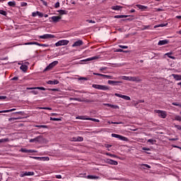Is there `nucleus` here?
<instances>
[{
  "label": "nucleus",
  "mask_w": 181,
  "mask_h": 181,
  "mask_svg": "<svg viewBox=\"0 0 181 181\" xmlns=\"http://www.w3.org/2000/svg\"><path fill=\"white\" fill-rule=\"evenodd\" d=\"M136 8H139V9H141V11H146V9H148V6H142L141 4H136Z\"/></svg>",
  "instance_id": "obj_15"
},
{
  "label": "nucleus",
  "mask_w": 181,
  "mask_h": 181,
  "mask_svg": "<svg viewBox=\"0 0 181 181\" xmlns=\"http://www.w3.org/2000/svg\"><path fill=\"white\" fill-rule=\"evenodd\" d=\"M30 93L32 94H34L35 95H37V94H39V92L37 90H32Z\"/></svg>",
  "instance_id": "obj_46"
},
{
  "label": "nucleus",
  "mask_w": 181,
  "mask_h": 181,
  "mask_svg": "<svg viewBox=\"0 0 181 181\" xmlns=\"http://www.w3.org/2000/svg\"><path fill=\"white\" fill-rule=\"evenodd\" d=\"M168 41L166 40H160L158 43V46H163V45H168Z\"/></svg>",
  "instance_id": "obj_18"
},
{
  "label": "nucleus",
  "mask_w": 181,
  "mask_h": 181,
  "mask_svg": "<svg viewBox=\"0 0 181 181\" xmlns=\"http://www.w3.org/2000/svg\"><path fill=\"white\" fill-rule=\"evenodd\" d=\"M58 12L60 15H67V11L65 10H59Z\"/></svg>",
  "instance_id": "obj_28"
},
{
  "label": "nucleus",
  "mask_w": 181,
  "mask_h": 181,
  "mask_svg": "<svg viewBox=\"0 0 181 181\" xmlns=\"http://www.w3.org/2000/svg\"><path fill=\"white\" fill-rule=\"evenodd\" d=\"M166 56H168V57H169L170 59H173V60H175V59H176L175 57L172 56V53H167L165 54Z\"/></svg>",
  "instance_id": "obj_32"
},
{
  "label": "nucleus",
  "mask_w": 181,
  "mask_h": 181,
  "mask_svg": "<svg viewBox=\"0 0 181 181\" xmlns=\"http://www.w3.org/2000/svg\"><path fill=\"white\" fill-rule=\"evenodd\" d=\"M25 45H36L37 46H42V47H49V45L40 44L37 42H27Z\"/></svg>",
  "instance_id": "obj_7"
},
{
  "label": "nucleus",
  "mask_w": 181,
  "mask_h": 181,
  "mask_svg": "<svg viewBox=\"0 0 181 181\" xmlns=\"http://www.w3.org/2000/svg\"><path fill=\"white\" fill-rule=\"evenodd\" d=\"M155 112H156V114H158V117H160V118H166V117H168L166 111L158 110H155Z\"/></svg>",
  "instance_id": "obj_3"
},
{
  "label": "nucleus",
  "mask_w": 181,
  "mask_h": 181,
  "mask_svg": "<svg viewBox=\"0 0 181 181\" xmlns=\"http://www.w3.org/2000/svg\"><path fill=\"white\" fill-rule=\"evenodd\" d=\"M142 150H143V151H151V148H146V147H143V148H142Z\"/></svg>",
  "instance_id": "obj_59"
},
{
  "label": "nucleus",
  "mask_w": 181,
  "mask_h": 181,
  "mask_svg": "<svg viewBox=\"0 0 181 181\" xmlns=\"http://www.w3.org/2000/svg\"><path fill=\"white\" fill-rule=\"evenodd\" d=\"M83 141H84V138H83V136L77 137V142H83Z\"/></svg>",
  "instance_id": "obj_33"
},
{
  "label": "nucleus",
  "mask_w": 181,
  "mask_h": 181,
  "mask_svg": "<svg viewBox=\"0 0 181 181\" xmlns=\"http://www.w3.org/2000/svg\"><path fill=\"white\" fill-rule=\"evenodd\" d=\"M71 142H77V137H72L69 139Z\"/></svg>",
  "instance_id": "obj_36"
},
{
  "label": "nucleus",
  "mask_w": 181,
  "mask_h": 181,
  "mask_svg": "<svg viewBox=\"0 0 181 181\" xmlns=\"http://www.w3.org/2000/svg\"><path fill=\"white\" fill-rule=\"evenodd\" d=\"M119 47H120L121 49H128V46L125 45H119Z\"/></svg>",
  "instance_id": "obj_52"
},
{
  "label": "nucleus",
  "mask_w": 181,
  "mask_h": 181,
  "mask_svg": "<svg viewBox=\"0 0 181 181\" xmlns=\"http://www.w3.org/2000/svg\"><path fill=\"white\" fill-rule=\"evenodd\" d=\"M69 45V40H62L58 41L56 44L55 46L58 47V46H67Z\"/></svg>",
  "instance_id": "obj_4"
},
{
  "label": "nucleus",
  "mask_w": 181,
  "mask_h": 181,
  "mask_svg": "<svg viewBox=\"0 0 181 181\" xmlns=\"http://www.w3.org/2000/svg\"><path fill=\"white\" fill-rule=\"evenodd\" d=\"M112 138H117L120 141H124L125 142H128V141H129V139H128V138H127L124 136L119 135V134H112Z\"/></svg>",
  "instance_id": "obj_2"
},
{
  "label": "nucleus",
  "mask_w": 181,
  "mask_h": 181,
  "mask_svg": "<svg viewBox=\"0 0 181 181\" xmlns=\"http://www.w3.org/2000/svg\"><path fill=\"white\" fill-rule=\"evenodd\" d=\"M0 100H6V96H0Z\"/></svg>",
  "instance_id": "obj_63"
},
{
  "label": "nucleus",
  "mask_w": 181,
  "mask_h": 181,
  "mask_svg": "<svg viewBox=\"0 0 181 181\" xmlns=\"http://www.w3.org/2000/svg\"><path fill=\"white\" fill-rule=\"evenodd\" d=\"M87 179H100L99 176H95V175H88Z\"/></svg>",
  "instance_id": "obj_24"
},
{
  "label": "nucleus",
  "mask_w": 181,
  "mask_h": 181,
  "mask_svg": "<svg viewBox=\"0 0 181 181\" xmlns=\"http://www.w3.org/2000/svg\"><path fill=\"white\" fill-rule=\"evenodd\" d=\"M12 111H16V109H11V110H2V111H0V113H2V112H12Z\"/></svg>",
  "instance_id": "obj_29"
},
{
  "label": "nucleus",
  "mask_w": 181,
  "mask_h": 181,
  "mask_svg": "<svg viewBox=\"0 0 181 181\" xmlns=\"http://www.w3.org/2000/svg\"><path fill=\"white\" fill-rule=\"evenodd\" d=\"M172 76H173V78H175V80H176L177 81H179L181 80V75L172 74Z\"/></svg>",
  "instance_id": "obj_21"
},
{
  "label": "nucleus",
  "mask_w": 181,
  "mask_h": 181,
  "mask_svg": "<svg viewBox=\"0 0 181 181\" xmlns=\"http://www.w3.org/2000/svg\"><path fill=\"white\" fill-rule=\"evenodd\" d=\"M38 110H48L49 111H52V107H37Z\"/></svg>",
  "instance_id": "obj_37"
},
{
  "label": "nucleus",
  "mask_w": 181,
  "mask_h": 181,
  "mask_svg": "<svg viewBox=\"0 0 181 181\" xmlns=\"http://www.w3.org/2000/svg\"><path fill=\"white\" fill-rule=\"evenodd\" d=\"M122 83V81H108L107 83L112 86H118V84Z\"/></svg>",
  "instance_id": "obj_14"
},
{
  "label": "nucleus",
  "mask_w": 181,
  "mask_h": 181,
  "mask_svg": "<svg viewBox=\"0 0 181 181\" xmlns=\"http://www.w3.org/2000/svg\"><path fill=\"white\" fill-rule=\"evenodd\" d=\"M178 138L169 139V141H177Z\"/></svg>",
  "instance_id": "obj_62"
},
{
  "label": "nucleus",
  "mask_w": 181,
  "mask_h": 181,
  "mask_svg": "<svg viewBox=\"0 0 181 181\" xmlns=\"http://www.w3.org/2000/svg\"><path fill=\"white\" fill-rule=\"evenodd\" d=\"M106 163H108V165H114L115 166H117V165H118V161L114 160L112 159H107Z\"/></svg>",
  "instance_id": "obj_10"
},
{
  "label": "nucleus",
  "mask_w": 181,
  "mask_h": 181,
  "mask_svg": "<svg viewBox=\"0 0 181 181\" xmlns=\"http://www.w3.org/2000/svg\"><path fill=\"white\" fill-rule=\"evenodd\" d=\"M115 18H116L117 19H120L122 18H128V16L119 15V16H115Z\"/></svg>",
  "instance_id": "obj_31"
},
{
  "label": "nucleus",
  "mask_w": 181,
  "mask_h": 181,
  "mask_svg": "<svg viewBox=\"0 0 181 181\" xmlns=\"http://www.w3.org/2000/svg\"><path fill=\"white\" fill-rule=\"evenodd\" d=\"M122 80H127V81H129V76H122Z\"/></svg>",
  "instance_id": "obj_47"
},
{
  "label": "nucleus",
  "mask_w": 181,
  "mask_h": 181,
  "mask_svg": "<svg viewBox=\"0 0 181 181\" xmlns=\"http://www.w3.org/2000/svg\"><path fill=\"white\" fill-rule=\"evenodd\" d=\"M33 159H37V160H47L49 157H32Z\"/></svg>",
  "instance_id": "obj_16"
},
{
  "label": "nucleus",
  "mask_w": 181,
  "mask_h": 181,
  "mask_svg": "<svg viewBox=\"0 0 181 181\" xmlns=\"http://www.w3.org/2000/svg\"><path fill=\"white\" fill-rule=\"evenodd\" d=\"M87 119H88V121H93V122H100V119H94V118H88Z\"/></svg>",
  "instance_id": "obj_30"
},
{
  "label": "nucleus",
  "mask_w": 181,
  "mask_h": 181,
  "mask_svg": "<svg viewBox=\"0 0 181 181\" xmlns=\"http://www.w3.org/2000/svg\"><path fill=\"white\" fill-rule=\"evenodd\" d=\"M19 78H18L17 76H14L13 78H11L12 81H16L18 80Z\"/></svg>",
  "instance_id": "obj_58"
},
{
  "label": "nucleus",
  "mask_w": 181,
  "mask_h": 181,
  "mask_svg": "<svg viewBox=\"0 0 181 181\" xmlns=\"http://www.w3.org/2000/svg\"><path fill=\"white\" fill-rule=\"evenodd\" d=\"M51 19L55 23H57V22H59L60 19H62V16H54L51 18Z\"/></svg>",
  "instance_id": "obj_11"
},
{
  "label": "nucleus",
  "mask_w": 181,
  "mask_h": 181,
  "mask_svg": "<svg viewBox=\"0 0 181 181\" xmlns=\"http://www.w3.org/2000/svg\"><path fill=\"white\" fill-rule=\"evenodd\" d=\"M175 128H177V129H178L179 131L181 130V126L180 125L175 124Z\"/></svg>",
  "instance_id": "obj_51"
},
{
  "label": "nucleus",
  "mask_w": 181,
  "mask_h": 181,
  "mask_svg": "<svg viewBox=\"0 0 181 181\" xmlns=\"http://www.w3.org/2000/svg\"><path fill=\"white\" fill-rule=\"evenodd\" d=\"M115 95L116 97H119L120 98H123V100H126L127 101H130L131 100V98L128 95H121L119 93H115Z\"/></svg>",
  "instance_id": "obj_8"
},
{
  "label": "nucleus",
  "mask_w": 181,
  "mask_h": 181,
  "mask_svg": "<svg viewBox=\"0 0 181 181\" xmlns=\"http://www.w3.org/2000/svg\"><path fill=\"white\" fill-rule=\"evenodd\" d=\"M26 90H42V91H46L45 87H34V88H26Z\"/></svg>",
  "instance_id": "obj_13"
},
{
  "label": "nucleus",
  "mask_w": 181,
  "mask_h": 181,
  "mask_svg": "<svg viewBox=\"0 0 181 181\" xmlns=\"http://www.w3.org/2000/svg\"><path fill=\"white\" fill-rule=\"evenodd\" d=\"M37 15L38 16H40V18H43V14L42 13H40V12H39V11H37Z\"/></svg>",
  "instance_id": "obj_53"
},
{
  "label": "nucleus",
  "mask_w": 181,
  "mask_h": 181,
  "mask_svg": "<svg viewBox=\"0 0 181 181\" xmlns=\"http://www.w3.org/2000/svg\"><path fill=\"white\" fill-rule=\"evenodd\" d=\"M79 80H86V81H87V80H88L86 77H81L80 78H79Z\"/></svg>",
  "instance_id": "obj_64"
},
{
  "label": "nucleus",
  "mask_w": 181,
  "mask_h": 181,
  "mask_svg": "<svg viewBox=\"0 0 181 181\" xmlns=\"http://www.w3.org/2000/svg\"><path fill=\"white\" fill-rule=\"evenodd\" d=\"M69 100H74V101H78L79 103H83V100L77 98H71Z\"/></svg>",
  "instance_id": "obj_27"
},
{
  "label": "nucleus",
  "mask_w": 181,
  "mask_h": 181,
  "mask_svg": "<svg viewBox=\"0 0 181 181\" xmlns=\"http://www.w3.org/2000/svg\"><path fill=\"white\" fill-rule=\"evenodd\" d=\"M0 14L3 15L4 16H6V15H7L6 11H5L4 10H0Z\"/></svg>",
  "instance_id": "obj_38"
},
{
  "label": "nucleus",
  "mask_w": 181,
  "mask_h": 181,
  "mask_svg": "<svg viewBox=\"0 0 181 181\" xmlns=\"http://www.w3.org/2000/svg\"><path fill=\"white\" fill-rule=\"evenodd\" d=\"M60 6V3L59 1H57L56 4H55V6H54V8H59Z\"/></svg>",
  "instance_id": "obj_56"
},
{
  "label": "nucleus",
  "mask_w": 181,
  "mask_h": 181,
  "mask_svg": "<svg viewBox=\"0 0 181 181\" xmlns=\"http://www.w3.org/2000/svg\"><path fill=\"white\" fill-rule=\"evenodd\" d=\"M21 152H23L24 153H32V150H27L26 148H21Z\"/></svg>",
  "instance_id": "obj_23"
},
{
  "label": "nucleus",
  "mask_w": 181,
  "mask_h": 181,
  "mask_svg": "<svg viewBox=\"0 0 181 181\" xmlns=\"http://www.w3.org/2000/svg\"><path fill=\"white\" fill-rule=\"evenodd\" d=\"M94 76H100V77H104L105 75L103 74L93 73Z\"/></svg>",
  "instance_id": "obj_44"
},
{
  "label": "nucleus",
  "mask_w": 181,
  "mask_h": 181,
  "mask_svg": "<svg viewBox=\"0 0 181 181\" xmlns=\"http://www.w3.org/2000/svg\"><path fill=\"white\" fill-rule=\"evenodd\" d=\"M8 5L9 6H13V8H15V6H16V2H15V1H9L8 3Z\"/></svg>",
  "instance_id": "obj_26"
},
{
  "label": "nucleus",
  "mask_w": 181,
  "mask_h": 181,
  "mask_svg": "<svg viewBox=\"0 0 181 181\" xmlns=\"http://www.w3.org/2000/svg\"><path fill=\"white\" fill-rule=\"evenodd\" d=\"M54 37V35L52 34H45L43 35L39 36L40 39H53Z\"/></svg>",
  "instance_id": "obj_9"
},
{
  "label": "nucleus",
  "mask_w": 181,
  "mask_h": 181,
  "mask_svg": "<svg viewBox=\"0 0 181 181\" xmlns=\"http://www.w3.org/2000/svg\"><path fill=\"white\" fill-rule=\"evenodd\" d=\"M95 59H98V57H93L89 58V59H86V62H90L91 60H95Z\"/></svg>",
  "instance_id": "obj_42"
},
{
  "label": "nucleus",
  "mask_w": 181,
  "mask_h": 181,
  "mask_svg": "<svg viewBox=\"0 0 181 181\" xmlns=\"http://www.w3.org/2000/svg\"><path fill=\"white\" fill-rule=\"evenodd\" d=\"M47 84H51L52 86H54L56 84H59V81L54 80V81H48L47 82Z\"/></svg>",
  "instance_id": "obj_19"
},
{
  "label": "nucleus",
  "mask_w": 181,
  "mask_h": 181,
  "mask_svg": "<svg viewBox=\"0 0 181 181\" xmlns=\"http://www.w3.org/2000/svg\"><path fill=\"white\" fill-rule=\"evenodd\" d=\"M32 16H33V17L37 16V12H33L32 13Z\"/></svg>",
  "instance_id": "obj_60"
},
{
  "label": "nucleus",
  "mask_w": 181,
  "mask_h": 181,
  "mask_svg": "<svg viewBox=\"0 0 181 181\" xmlns=\"http://www.w3.org/2000/svg\"><path fill=\"white\" fill-rule=\"evenodd\" d=\"M78 46H83V40H78L72 45V47H77Z\"/></svg>",
  "instance_id": "obj_12"
},
{
  "label": "nucleus",
  "mask_w": 181,
  "mask_h": 181,
  "mask_svg": "<svg viewBox=\"0 0 181 181\" xmlns=\"http://www.w3.org/2000/svg\"><path fill=\"white\" fill-rule=\"evenodd\" d=\"M21 6H28V3H26V2H21Z\"/></svg>",
  "instance_id": "obj_55"
},
{
  "label": "nucleus",
  "mask_w": 181,
  "mask_h": 181,
  "mask_svg": "<svg viewBox=\"0 0 181 181\" xmlns=\"http://www.w3.org/2000/svg\"><path fill=\"white\" fill-rule=\"evenodd\" d=\"M175 119L176 121H180V122H181V117L179 116V115H176V116L175 117Z\"/></svg>",
  "instance_id": "obj_41"
},
{
  "label": "nucleus",
  "mask_w": 181,
  "mask_h": 181,
  "mask_svg": "<svg viewBox=\"0 0 181 181\" xmlns=\"http://www.w3.org/2000/svg\"><path fill=\"white\" fill-rule=\"evenodd\" d=\"M92 87L93 88H95L96 90H102L103 91H106V90H110V88L108 86H104V85L93 84Z\"/></svg>",
  "instance_id": "obj_1"
},
{
  "label": "nucleus",
  "mask_w": 181,
  "mask_h": 181,
  "mask_svg": "<svg viewBox=\"0 0 181 181\" xmlns=\"http://www.w3.org/2000/svg\"><path fill=\"white\" fill-rule=\"evenodd\" d=\"M35 175L34 172H25L22 176H33Z\"/></svg>",
  "instance_id": "obj_20"
},
{
  "label": "nucleus",
  "mask_w": 181,
  "mask_h": 181,
  "mask_svg": "<svg viewBox=\"0 0 181 181\" xmlns=\"http://www.w3.org/2000/svg\"><path fill=\"white\" fill-rule=\"evenodd\" d=\"M57 64H59V61H54L46 67L45 71H47V70H52V69H53L54 66H57Z\"/></svg>",
  "instance_id": "obj_5"
},
{
  "label": "nucleus",
  "mask_w": 181,
  "mask_h": 181,
  "mask_svg": "<svg viewBox=\"0 0 181 181\" xmlns=\"http://www.w3.org/2000/svg\"><path fill=\"white\" fill-rule=\"evenodd\" d=\"M117 52H124V53H128V51H124L122 49H118Z\"/></svg>",
  "instance_id": "obj_50"
},
{
  "label": "nucleus",
  "mask_w": 181,
  "mask_h": 181,
  "mask_svg": "<svg viewBox=\"0 0 181 181\" xmlns=\"http://www.w3.org/2000/svg\"><path fill=\"white\" fill-rule=\"evenodd\" d=\"M55 177L57 179H62V175H55Z\"/></svg>",
  "instance_id": "obj_61"
},
{
  "label": "nucleus",
  "mask_w": 181,
  "mask_h": 181,
  "mask_svg": "<svg viewBox=\"0 0 181 181\" xmlns=\"http://www.w3.org/2000/svg\"><path fill=\"white\" fill-rule=\"evenodd\" d=\"M86 22H88V23H95V22L93 20H86Z\"/></svg>",
  "instance_id": "obj_54"
},
{
  "label": "nucleus",
  "mask_w": 181,
  "mask_h": 181,
  "mask_svg": "<svg viewBox=\"0 0 181 181\" xmlns=\"http://www.w3.org/2000/svg\"><path fill=\"white\" fill-rule=\"evenodd\" d=\"M147 142H150V144H151L152 145H153V144L156 143V140L150 139H148V140L147 141Z\"/></svg>",
  "instance_id": "obj_34"
},
{
  "label": "nucleus",
  "mask_w": 181,
  "mask_h": 181,
  "mask_svg": "<svg viewBox=\"0 0 181 181\" xmlns=\"http://www.w3.org/2000/svg\"><path fill=\"white\" fill-rule=\"evenodd\" d=\"M37 128H48L47 125H36Z\"/></svg>",
  "instance_id": "obj_39"
},
{
  "label": "nucleus",
  "mask_w": 181,
  "mask_h": 181,
  "mask_svg": "<svg viewBox=\"0 0 181 181\" xmlns=\"http://www.w3.org/2000/svg\"><path fill=\"white\" fill-rule=\"evenodd\" d=\"M104 78L112 79V76H109V75H105L104 76Z\"/></svg>",
  "instance_id": "obj_49"
},
{
  "label": "nucleus",
  "mask_w": 181,
  "mask_h": 181,
  "mask_svg": "<svg viewBox=\"0 0 181 181\" xmlns=\"http://www.w3.org/2000/svg\"><path fill=\"white\" fill-rule=\"evenodd\" d=\"M16 119H19V117H11L8 119V121H16Z\"/></svg>",
  "instance_id": "obj_43"
},
{
  "label": "nucleus",
  "mask_w": 181,
  "mask_h": 181,
  "mask_svg": "<svg viewBox=\"0 0 181 181\" xmlns=\"http://www.w3.org/2000/svg\"><path fill=\"white\" fill-rule=\"evenodd\" d=\"M129 81H136V83H141L142 79H140L139 76H129Z\"/></svg>",
  "instance_id": "obj_6"
},
{
  "label": "nucleus",
  "mask_w": 181,
  "mask_h": 181,
  "mask_svg": "<svg viewBox=\"0 0 181 181\" xmlns=\"http://www.w3.org/2000/svg\"><path fill=\"white\" fill-rule=\"evenodd\" d=\"M20 69L23 71H26L28 70V66H26V65H21Z\"/></svg>",
  "instance_id": "obj_25"
},
{
  "label": "nucleus",
  "mask_w": 181,
  "mask_h": 181,
  "mask_svg": "<svg viewBox=\"0 0 181 181\" xmlns=\"http://www.w3.org/2000/svg\"><path fill=\"white\" fill-rule=\"evenodd\" d=\"M40 138H42V136H38L35 137V139H30V143H32V142H40Z\"/></svg>",
  "instance_id": "obj_17"
},
{
  "label": "nucleus",
  "mask_w": 181,
  "mask_h": 181,
  "mask_svg": "<svg viewBox=\"0 0 181 181\" xmlns=\"http://www.w3.org/2000/svg\"><path fill=\"white\" fill-rule=\"evenodd\" d=\"M106 155L107 156H110L111 158H117V156H115L114 154H112V153H106Z\"/></svg>",
  "instance_id": "obj_40"
},
{
  "label": "nucleus",
  "mask_w": 181,
  "mask_h": 181,
  "mask_svg": "<svg viewBox=\"0 0 181 181\" xmlns=\"http://www.w3.org/2000/svg\"><path fill=\"white\" fill-rule=\"evenodd\" d=\"M50 121H62L60 118L50 117Z\"/></svg>",
  "instance_id": "obj_35"
},
{
  "label": "nucleus",
  "mask_w": 181,
  "mask_h": 181,
  "mask_svg": "<svg viewBox=\"0 0 181 181\" xmlns=\"http://www.w3.org/2000/svg\"><path fill=\"white\" fill-rule=\"evenodd\" d=\"M122 8V6H112V9H113V11H119V9H121Z\"/></svg>",
  "instance_id": "obj_22"
},
{
  "label": "nucleus",
  "mask_w": 181,
  "mask_h": 181,
  "mask_svg": "<svg viewBox=\"0 0 181 181\" xmlns=\"http://www.w3.org/2000/svg\"><path fill=\"white\" fill-rule=\"evenodd\" d=\"M41 2H42L43 5H45V6H47V2L45 1V0H40Z\"/></svg>",
  "instance_id": "obj_57"
},
{
  "label": "nucleus",
  "mask_w": 181,
  "mask_h": 181,
  "mask_svg": "<svg viewBox=\"0 0 181 181\" xmlns=\"http://www.w3.org/2000/svg\"><path fill=\"white\" fill-rule=\"evenodd\" d=\"M48 91H59L57 88H47Z\"/></svg>",
  "instance_id": "obj_45"
},
{
  "label": "nucleus",
  "mask_w": 181,
  "mask_h": 181,
  "mask_svg": "<svg viewBox=\"0 0 181 181\" xmlns=\"http://www.w3.org/2000/svg\"><path fill=\"white\" fill-rule=\"evenodd\" d=\"M141 166H145V168H147L148 169H151V165L148 164H141Z\"/></svg>",
  "instance_id": "obj_48"
}]
</instances>
